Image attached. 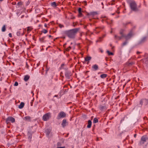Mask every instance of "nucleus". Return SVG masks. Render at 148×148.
Listing matches in <instances>:
<instances>
[{
	"label": "nucleus",
	"instance_id": "obj_1",
	"mask_svg": "<svg viewBox=\"0 0 148 148\" xmlns=\"http://www.w3.org/2000/svg\"><path fill=\"white\" fill-rule=\"evenodd\" d=\"M79 30V28H75L65 31V34L70 38H74Z\"/></svg>",
	"mask_w": 148,
	"mask_h": 148
},
{
	"label": "nucleus",
	"instance_id": "obj_52",
	"mask_svg": "<svg viewBox=\"0 0 148 148\" xmlns=\"http://www.w3.org/2000/svg\"><path fill=\"white\" fill-rule=\"evenodd\" d=\"M117 147L118 148H119V146H117Z\"/></svg>",
	"mask_w": 148,
	"mask_h": 148
},
{
	"label": "nucleus",
	"instance_id": "obj_55",
	"mask_svg": "<svg viewBox=\"0 0 148 148\" xmlns=\"http://www.w3.org/2000/svg\"><path fill=\"white\" fill-rule=\"evenodd\" d=\"M20 4V3L19 2H18V4Z\"/></svg>",
	"mask_w": 148,
	"mask_h": 148
},
{
	"label": "nucleus",
	"instance_id": "obj_20",
	"mask_svg": "<svg viewBox=\"0 0 148 148\" xmlns=\"http://www.w3.org/2000/svg\"><path fill=\"white\" fill-rule=\"evenodd\" d=\"M123 37H124V36H122V35H121V36H118L116 35H115V38L116 39L119 40H120Z\"/></svg>",
	"mask_w": 148,
	"mask_h": 148
},
{
	"label": "nucleus",
	"instance_id": "obj_28",
	"mask_svg": "<svg viewBox=\"0 0 148 148\" xmlns=\"http://www.w3.org/2000/svg\"><path fill=\"white\" fill-rule=\"evenodd\" d=\"M45 38V37H43L41 38H40V40L42 42H45V40H44Z\"/></svg>",
	"mask_w": 148,
	"mask_h": 148
},
{
	"label": "nucleus",
	"instance_id": "obj_50",
	"mask_svg": "<svg viewBox=\"0 0 148 148\" xmlns=\"http://www.w3.org/2000/svg\"><path fill=\"white\" fill-rule=\"evenodd\" d=\"M24 16L23 15L21 17V18H22Z\"/></svg>",
	"mask_w": 148,
	"mask_h": 148
},
{
	"label": "nucleus",
	"instance_id": "obj_51",
	"mask_svg": "<svg viewBox=\"0 0 148 148\" xmlns=\"http://www.w3.org/2000/svg\"><path fill=\"white\" fill-rule=\"evenodd\" d=\"M114 13H113L112 14V15H114Z\"/></svg>",
	"mask_w": 148,
	"mask_h": 148
},
{
	"label": "nucleus",
	"instance_id": "obj_41",
	"mask_svg": "<svg viewBox=\"0 0 148 148\" xmlns=\"http://www.w3.org/2000/svg\"><path fill=\"white\" fill-rule=\"evenodd\" d=\"M143 102H142V103L141 104L140 103V104H139V105H140V106H142V105H143Z\"/></svg>",
	"mask_w": 148,
	"mask_h": 148
},
{
	"label": "nucleus",
	"instance_id": "obj_45",
	"mask_svg": "<svg viewBox=\"0 0 148 148\" xmlns=\"http://www.w3.org/2000/svg\"><path fill=\"white\" fill-rule=\"evenodd\" d=\"M136 134H134V137L135 138H136Z\"/></svg>",
	"mask_w": 148,
	"mask_h": 148
},
{
	"label": "nucleus",
	"instance_id": "obj_26",
	"mask_svg": "<svg viewBox=\"0 0 148 148\" xmlns=\"http://www.w3.org/2000/svg\"><path fill=\"white\" fill-rule=\"evenodd\" d=\"M123 29H121L120 30V34L122 35V36H125V35L123 34Z\"/></svg>",
	"mask_w": 148,
	"mask_h": 148
},
{
	"label": "nucleus",
	"instance_id": "obj_18",
	"mask_svg": "<svg viewBox=\"0 0 148 148\" xmlns=\"http://www.w3.org/2000/svg\"><path fill=\"white\" fill-rule=\"evenodd\" d=\"M24 105V103L23 102H21L18 106L19 108L21 109L23 108Z\"/></svg>",
	"mask_w": 148,
	"mask_h": 148
},
{
	"label": "nucleus",
	"instance_id": "obj_60",
	"mask_svg": "<svg viewBox=\"0 0 148 148\" xmlns=\"http://www.w3.org/2000/svg\"><path fill=\"white\" fill-rule=\"evenodd\" d=\"M101 52H103V51H101Z\"/></svg>",
	"mask_w": 148,
	"mask_h": 148
},
{
	"label": "nucleus",
	"instance_id": "obj_30",
	"mask_svg": "<svg viewBox=\"0 0 148 148\" xmlns=\"http://www.w3.org/2000/svg\"><path fill=\"white\" fill-rule=\"evenodd\" d=\"M5 31V25L3 26L2 28V31L3 32H4Z\"/></svg>",
	"mask_w": 148,
	"mask_h": 148
},
{
	"label": "nucleus",
	"instance_id": "obj_9",
	"mask_svg": "<svg viewBox=\"0 0 148 148\" xmlns=\"http://www.w3.org/2000/svg\"><path fill=\"white\" fill-rule=\"evenodd\" d=\"M65 75L67 79H69L70 78V77L71 75V74L70 72H69L68 71H66L65 72Z\"/></svg>",
	"mask_w": 148,
	"mask_h": 148
},
{
	"label": "nucleus",
	"instance_id": "obj_49",
	"mask_svg": "<svg viewBox=\"0 0 148 148\" xmlns=\"http://www.w3.org/2000/svg\"><path fill=\"white\" fill-rule=\"evenodd\" d=\"M75 18V17L74 16L72 18H71L73 19H74Z\"/></svg>",
	"mask_w": 148,
	"mask_h": 148
},
{
	"label": "nucleus",
	"instance_id": "obj_33",
	"mask_svg": "<svg viewBox=\"0 0 148 148\" xmlns=\"http://www.w3.org/2000/svg\"><path fill=\"white\" fill-rule=\"evenodd\" d=\"M42 32L44 34H46L47 32V31L45 29H43L42 31Z\"/></svg>",
	"mask_w": 148,
	"mask_h": 148
},
{
	"label": "nucleus",
	"instance_id": "obj_10",
	"mask_svg": "<svg viewBox=\"0 0 148 148\" xmlns=\"http://www.w3.org/2000/svg\"><path fill=\"white\" fill-rule=\"evenodd\" d=\"M104 28L103 27H96V29L95 30V32L96 33H98L100 32V31L98 30L99 29H103Z\"/></svg>",
	"mask_w": 148,
	"mask_h": 148
},
{
	"label": "nucleus",
	"instance_id": "obj_23",
	"mask_svg": "<svg viewBox=\"0 0 148 148\" xmlns=\"http://www.w3.org/2000/svg\"><path fill=\"white\" fill-rule=\"evenodd\" d=\"M98 120L97 118H95L94 119L93 121V123H98Z\"/></svg>",
	"mask_w": 148,
	"mask_h": 148
},
{
	"label": "nucleus",
	"instance_id": "obj_53",
	"mask_svg": "<svg viewBox=\"0 0 148 148\" xmlns=\"http://www.w3.org/2000/svg\"><path fill=\"white\" fill-rule=\"evenodd\" d=\"M3 0H0V1H3Z\"/></svg>",
	"mask_w": 148,
	"mask_h": 148
},
{
	"label": "nucleus",
	"instance_id": "obj_25",
	"mask_svg": "<svg viewBox=\"0 0 148 148\" xmlns=\"http://www.w3.org/2000/svg\"><path fill=\"white\" fill-rule=\"evenodd\" d=\"M51 5L53 7H56L57 6L56 2H53L51 3Z\"/></svg>",
	"mask_w": 148,
	"mask_h": 148
},
{
	"label": "nucleus",
	"instance_id": "obj_56",
	"mask_svg": "<svg viewBox=\"0 0 148 148\" xmlns=\"http://www.w3.org/2000/svg\"><path fill=\"white\" fill-rule=\"evenodd\" d=\"M20 4V3L19 2H18V4Z\"/></svg>",
	"mask_w": 148,
	"mask_h": 148
},
{
	"label": "nucleus",
	"instance_id": "obj_43",
	"mask_svg": "<svg viewBox=\"0 0 148 148\" xmlns=\"http://www.w3.org/2000/svg\"><path fill=\"white\" fill-rule=\"evenodd\" d=\"M9 36L10 37H12V36L11 34L10 33H9Z\"/></svg>",
	"mask_w": 148,
	"mask_h": 148
},
{
	"label": "nucleus",
	"instance_id": "obj_42",
	"mask_svg": "<svg viewBox=\"0 0 148 148\" xmlns=\"http://www.w3.org/2000/svg\"><path fill=\"white\" fill-rule=\"evenodd\" d=\"M30 104H31V106H32V105H33V100H32L31 101V102H30Z\"/></svg>",
	"mask_w": 148,
	"mask_h": 148
},
{
	"label": "nucleus",
	"instance_id": "obj_6",
	"mask_svg": "<svg viewBox=\"0 0 148 148\" xmlns=\"http://www.w3.org/2000/svg\"><path fill=\"white\" fill-rule=\"evenodd\" d=\"M6 122L7 124L9 123L10 122L14 123L15 122V119L12 117H9L6 119Z\"/></svg>",
	"mask_w": 148,
	"mask_h": 148
},
{
	"label": "nucleus",
	"instance_id": "obj_13",
	"mask_svg": "<svg viewBox=\"0 0 148 148\" xmlns=\"http://www.w3.org/2000/svg\"><path fill=\"white\" fill-rule=\"evenodd\" d=\"M31 118L29 116H26L23 118L24 120L30 121H31Z\"/></svg>",
	"mask_w": 148,
	"mask_h": 148
},
{
	"label": "nucleus",
	"instance_id": "obj_16",
	"mask_svg": "<svg viewBox=\"0 0 148 148\" xmlns=\"http://www.w3.org/2000/svg\"><path fill=\"white\" fill-rule=\"evenodd\" d=\"M30 76L28 75H27L24 76V79L25 82H27L29 79Z\"/></svg>",
	"mask_w": 148,
	"mask_h": 148
},
{
	"label": "nucleus",
	"instance_id": "obj_21",
	"mask_svg": "<svg viewBox=\"0 0 148 148\" xmlns=\"http://www.w3.org/2000/svg\"><path fill=\"white\" fill-rule=\"evenodd\" d=\"M91 59V58L90 56H88L85 58V60L86 61H89Z\"/></svg>",
	"mask_w": 148,
	"mask_h": 148
},
{
	"label": "nucleus",
	"instance_id": "obj_32",
	"mask_svg": "<svg viewBox=\"0 0 148 148\" xmlns=\"http://www.w3.org/2000/svg\"><path fill=\"white\" fill-rule=\"evenodd\" d=\"M97 14V13L96 12H91V13H90L91 15H95Z\"/></svg>",
	"mask_w": 148,
	"mask_h": 148
},
{
	"label": "nucleus",
	"instance_id": "obj_7",
	"mask_svg": "<svg viewBox=\"0 0 148 148\" xmlns=\"http://www.w3.org/2000/svg\"><path fill=\"white\" fill-rule=\"evenodd\" d=\"M133 35L132 32H130L127 35H125L124 37L126 40H127L130 38Z\"/></svg>",
	"mask_w": 148,
	"mask_h": 148
},
{
	"label": "nucleus",
	"instance_id": "obj_8",
	"mask_svg": "<svg viewBox=\"0 0 148 148\" xmlns=\"http://www.w3.org/2000/svg\"><path fill=\"white\" fill-rule=\"evenodd\" d=\"M61 125L63 127H64L68 125V123L66 121V119H64L63 120Z\"/></svg>",
	"mask_w": 148,
	"mask_h": 148
},
{
	"label": "nucleus",
	"instance_id": "obj_39",
	"mask_svg": "<svg viewBox=\"0 0 148 148\" xmlns=\"http://www.w3.org/2000/svg\"><path fill=\"white\" fill-rule=\"evenodd\" d=\"M64 64H62L61 66V68L62 69L63 68V67L64 66Z\"/></svg>",
	"mask_w": 148,
	"mask_h": 148
},
{
	"label": "nucleus",
	"instance_id": "obj_58",
	"mask_svg": "<svg viewBox=\"0 0 148 148\" xmlns=\"http://www.w3.org/2000/svg\"><path fill=\"white\" fill-rule=\"evenodd\" d=\"M117 13L119 14V12H117Z\"/></svg>",
	"mask_w": 148,
	"mask_h": 148
},
{
	"label": "nucleus",
	"instance_id": "obj_38",
	"mask_svg": "<svg viewBox=\"0 0 148 148\" xmlns=\"http://www.w3.org/2000/svg\"><path fill=\"white\" fill-rule=\"evenodd\" d=\"M59 26L60 28H62L63 27H64V26L61 24H60L59 25Z\"/></svg>",
	"mask_w": 148,
	"mask_h": 148
},
{
	"label": "nucleus",
	"instance_id": "obj_48",
	"mask_svg": "<svg viewBox=\"0 0 148 148\" xmlns=\"http://www.w3.org/2000/svg\"><path fill=\"white\" fill-rule=\"evenodd\" d=\"M48 36H49V38L51 37V36L50 35H49Z\"/></svg>",
	"mask_w": 148,
	"mask_h": 148
},
{
	"label": "nucleus",
	"instance_id": "obj_3",
	"mask_svg": "<svg viewBox=\"0 0 148 148\" xmlns=\"http://www.w3.org/2000/svg\"><path fill=\"white\" fill-rule=\"evenodd\" d=\"M148 142V136L146 135L143 136L141 138V140L139 143L138 145H142L146 142Z\"/></svg>",
	"mask_w": 148,
	"mask_h": 148
},
{
	"label": "nucleus",
	"instance_id": "obj_59",
	"mask_svg": "<svg viewBox=\"0 0 148 148\" xmlns=\"http://www.w3.org/2000/svg\"><path fill=\"white\" fill-rule=\"evenodd\" d=\"M50 93H49V95H50Z\"/></svg>",
	"mask_w": 148,
	"mask_h": 148
},
{
	"label": "nucleus",
	"instance_id": "obj_15",
	"mask_svg": "<svg viewBox=\"0 0 148 148\" xmlns=\"http://www.w3.org/2000/svg\"><path fill=\"white\" fill-rule=\"evenodd\" d=\"M92 125V122L90 120H89L88 121V125H87V127L88 128L91 127Z\"/></svg>",
	"mask_w": 148,
	"mask_h": 148
},
{
	"label": "nucleus",
	"instance_id": "obj_40",
	"mask_svg": "<svg viewBox=\"0 0 148 148\" xmlns=\"http://www.w3.org/2000/svg\"><path fill=\"white\" fill-rule=\"evenodd\" d=\"M145 63L146 64V66L148 68V62L146 61Z\"/></svg>",
	"mask_w": 148,
	"mask_h": 148
},
{
	"label": "nucleus",
	"instance_id": "obj_54",
	"mask_svg": "<svg viewBox=\"0 0 148 148\" xmlns=\"http://www.w3.org/2000/svg\"><path fill=\"white\" fill-rule=\"evenodd\" d=\"M66 45V44H64V46L65 45Z\"/></svg>",
	"mask_w": 148,
	"mask_h": 148
},
{
	"label": "nucleus",
	"instance_id": "obj_29",
	"mask_svg": "<svg viewBox=\"0 0 148 148\" xmlns=\"http://www.w3.org/2000/svg\"><path fill=\"white\" fill-rule=\"evenodd\" d=\"M107 53H108V55H109V56H110V55H113V54H114L113 53H112L110 52L109 51H107Z\"/></svg>",
	"mask_w": 148,
	"mask_h": 148
},
{
	"label": "nucleus",
	"instance_id": "obj_19",
	"mask_svg": "<svg viewBox=\"0 0 148 148\" xmlns=\"http://www.w3.org/2000/svg\"><path fill=\"white\" fill-rule=\"evenodd\" d=\"M24 32H21V31H18L17 33V35L18 36H20L21 35H23Z\"/></svg>",
	"mask_w": 148,
	"mask_h": 148
},
{
	"label": "nucleus",
	"instance_id": "obj_24",
	"mask_svg": "<svg viewBox=\"0 0 148 148\" xmlns=\"http://www.w3.org/2000/svg\"><path fill=\"white\" fill-rule=\"evenodd\" d=\"M78 12L79 14V16H80L82 14V13H81L82 11V9L81 8H79L78 10Z\"/></svg>",
	"mask_w": 148,
	"mask_h": 148
},
{
	"label": "nucleus",
	"instance_id": "obj_12",
	"mask_svg": "<svg viewBox=\"0 0 148 148\" xmlns=\"http://www.w3.org/2000/svg\"><path fill=\"white\" fill-rule=\"evenodd\" d=\"M147 39V38L145 37H143V38L139 41V43L140 44L145 42Z\"/></svg>",
	"mask_w": 148,
	"mask_h": 148
},
{
	"label": "nucleus",
	"instance_id": "obj_27",
	"mask_svg": "<svg viewBox=\"0 0 148 148\" xmlns=\"http://www.w3.org/2000/svg\"><path fill=\"white\" fill-rule=\"evenodd\" d=\"M134 64V63L133 62H128L127 63V65L128 66H130Z\"/></svg>",
	"mask_w": 148,
	"mask_h": 148
},
{
	"label": "nucleus",
	"instance_id": "obj_22",
	"mask_svg": "<svg viewBox=\"0 0 148 148\" xmlns=\"http://www.w3.org/2000/svg\"><path fill=\"white\" fill-rule=\"evenodd\" d=\"M107 76V75L106 74H103L101 75H100V77L102 78H105Z\"/></svg>",
	"mask_w": 148,
	"mask_h": 148
},
{
	"label": "nucleus",
	"instance_id": "obj_44",
	"mask_svg": "<svg viewBox=\"0 0 148 148\" xmlns=\"http://www.w3.org/2000/svg\"><path fill=\"white\" fill-rule=\"evenodd\" d=\"M27 31H30V30L29 29V27H27Z\"/></svg>",
	"mask_w": 148,
	"mask_h": 148
},
{
	"label": "nucleus",
	"instance_id": "obj_17",
	"mask_svg": "<svg viewBox=\"0 0 148 148\" xmlns=\"http://www.w3.org/2000/svg\"><path fill=\"white\" fill-rule=\"evenodd\" d=\"M27 136H28V139L30 140L32 138V133H31L30 132L28 131L27 134Z\"/></svg>",
	"mask_w": 148,
	"mask_h": 148
},
{
	"label": "nucleus",
	"instance_id": "obj_57",
	"mask_svg": "<svg viewBox=\"0 0 148 148\" xmlns=\"http://www.w3.org/2000/svg\"><path fill=\"white\" fill-rule=\"evenodd\" d=\"M101 4H102V5H103V3H102H102H101Z\"/></svg>",
	"mask_w": 148,
	"mask_h": 148
},
{
	"label": "nucleus",
	"instance_id": "obj_5",
	"mask_svg": "<svg viewBox=\"0 0 148 148\" xmlns=\"http://www.w3.org/2000/svg\"><path fill=\"white\" fill-rule=\"evenodd\" d=\"M66 116V114L65 112H61L58 114L57 119L58 120H59L62 118H64Z\"/></svg>",
	"mask_w": 148,
	"mask_h": 148
},
{
	"label": "nucleus",
	"instance_id": "obj_11",
	"mask_svg": "<svg viewBox=\"0 0 148 148\" xmlns=\"http://www.w3.org/2000/svg\"><path fill=\"white\" fill-rule=\"evenodd\" d=\"M142 102H143V103L145 105H147L148 104V100L146 99H142L140 100V103H142Z\"/></svg>",
	"mask_w": 148,
	"mask_h": 148
},
{
	"label": "nucleus",
	"instance_id": "obj_36",
	"mask_svg": "<svg viewBox=\"0 0 148 148\" xmlns=\"http://www.w3.org/2000/svg\"><path fill=\"white\" fill-rule=\"evenodd\" d=\"M18 85V83L17 82H16L14 84V86H17Z\"/></svg>",
	"mask_w": 148,
	"mask_h": 148
},
{
	"label": "nucleus",
	"instance_id": "obj_4",
	"mask_svg": "<svg viewBox=\"0 0 148 148\" xmlns=\"http://www.w3.org/2000/svg\"><path fill=\"white\" fill-rule=\"evenodd\" d=\"M51 117V114L50 113H48L45 114L42 117V119L43 121H48Z\"/></svg>",
	"mask_w": 148,
	"mask_h": 148
},
{
	"label": "nucleus",
	"instance_id": "obj_47",
	"mask_svg": "<svg viewBox=\"0 0 148 148\" xmlns=\"http://www.w3.org/2000/svg\"><path fill=\"white\" fill-rule=\"evenodd\" d=\"M140 53V52L137 51V54H138Z\"/></svg>",
	"mask_w": 148,
	"mask_h": 148
},
{
	"label": "nucleus",
	"instance_id": "obj_31",
	"mask_svg": "<svg viewBox=\"0 0 148 148\" xmlns=\"http://www.w3.org/2000/svg\"><path fill=\"white\" fill-rule=\"evenodd\" d=\"M99 108L101 110H102L104 109L105 107L104 106L101 105L100 106Z\"/></svg>",
	"mask_w": 148,
	"mask_h": 148
},
{
	"label": "nucleus",
	"instance_id": "obj_46",
	"mask_svg": "<svg viewBox=\"0 0 148 148\" xmlns=\"http://www.w3.org/2000/svg\"><path fill=\"white\" fill-rule=\"evenodd\" d=\"M44 26L45 27H47V24H45V25H44Z\"/></svg>",
	"mask_w": 148,
	"mask_h": 148
},
{
	"label": "nucleus",
	"instance_id": "obj_34",
	"mask_svg": "<svg viewBox=\"0 0 148 148\" xmlns=\"http://www.w3.org/2000/svg\"><path fill=\"white\" fill-rule=\"evenodd\" d=\"M46 132L47 135L48 136L50 132L48 130H47V131H46Z\"/></svg>",
	"mask_w": 148,
	"mask_h": 148
},
{
	"label": "nucleus",
	"instance_id": "obj_37",
	"mask_svg": "<svg viewBox=\"0 0 148 148\" xmlns=\"http://www.w3.org/2000/svg\"><path fill=\"white\" fill-rule=\"evenodd\" d=\"M127 42L126 41H125L123 43V45L124 46L127 44Z\"/></svg>",
	"mask_w": 148,
	"mask_h": 148
},
{
	"label": "nucleus",
	"instance_id": "obj_14",
	"mask_svg": "<svg viewBox=\"0 0 148 148\" xmlns=\"http://www.w3.org/2000/svg\"><path fill=\"white\" fill-rule=\"evenodd\" d=\"M92 68L94 69L95 71H96L98 69V66L97 65L95 64L92 66Z\"/></svg>",
	"mask_w": 148,
	"mask_h": 148
},
{
	"label": "nucleus",
	"instance_id": "obj_35",
	"mask_svg": "<svg viewBox=\"0 0 148 148\" xmlns=\"http://www.w3.org/2000/svg\"><path fill=\"white\" fill-rule=\"evenodd\" d=\"M71 48V47L70 46H69L68 48L66 49V50L67 51H69Z\"/></svg>",
	"mask_w": 148,
	"mask_h": 148
},
{
	"label": "nucleus",
	"instance_id": "obj_2",
	"mask_svg": "<svg viewBox=\"0 0 148 148\" xmlns=\"http://www.w3.org/2000/svg\"><path fill=\"white\" fill-rule=\"evenodd\" d=\"M130 5L131 9L133 11H137L138 10L137 4L135 1H133L130 2Z\"/></svg>",
	"mask_w": 148,
	"mask_h": 148
}]
</instances>
